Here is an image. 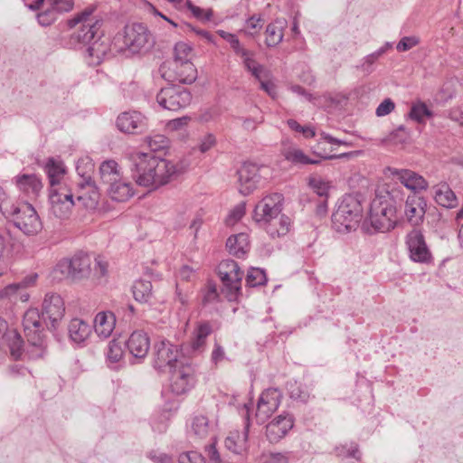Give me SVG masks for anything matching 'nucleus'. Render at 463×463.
<instances>
[{
	"instance_id": "1",
	"label": "nucleus",
	"mask_w": 463,
	"mask_h": 463,
	"mask_svg": "<svg viewBox=\"0 0 463 463\" xmlns=\"http://www.w3.org/2000/svg\"><path fill=\"white\" fill-rule=\"evenodd\" d=\"M94 10V7L89 6L72 19L68 20L67 24L70 28H73L77 24L80 25L70 35L66 46L70 49L86 47L90 62L99 64L109 52V46L106 40L101 39L100 29L103 20L99 16L93 15Z\"/></svg>"
},
{
	"instance_id": "2",
	"label": "nucleus",
	"mask_w": 463,
	"mask_h": 463,
	"mask_svg": "<svg viewBox=\"0 0 463 463\" xmlns=\"http://www.w3.org/2000/svg\"><path fill=\"white\" fill-rule=\"evenodd\" d=\"M136 183L152 190L168 184L177 174L175 165L152 153L133 151L128 156Z\"/></svg>"
},
{
	"instance_id": "3",
	"label": "nucleus",
	"mask_w": 463,
	"mask_h": 463,
	"mask_svg": "<svg viewBox=\"0 0 463 463\" xmlns=\"http://www.w3.org/2000/svg\"><path fill=\"white\" fill-rule=\"evenodd\" d=\"M403 202L402 192L399 188H380L371 202L368 220L376 232H389L398 221V209Z\"/></svg>"
},
{
	"instance_id": "4",
	"label": "nucleus",
	"mask_w": 463,
	"mask_h": 463,
	"mask_svg": "<svg viewBox=\"0 0 463 463\" xmlns=\"http://www.w3.org/2000/svg\"><path fill=\"white\" fill-rule=\"evenodd\" d=\"M155 40L143 24L133 23L127 24L121 33H118L113 44L118 52L141 53L147 52L154 46Z\"/></svg>"
},
{
	"instance_id": "5",
	"label": "nucleus",
	"mask_w": 463,
	"mask_h": 463,
	"mask_svg": "<svg viewBox=\"0 0 463 463\" xmlns=\"http://www.w3.org/2000/svg\"><path fill=\"white\" fill-rule=\"evenodd\" d=\"M363 206L358 198L348 194L343 197L332 215V225L337 232L354 231L363 216Z\"/></svg>"
},
{
	"instance_id": "6",
	"label": "nucleus",
	"mask_w": 463,
	"mask_h": 463,
	"mask_svg": "<svg viewBox=\"0 0 463 463\" xmlns=\"http://www.w3.org/2000/svg\"><path fill=\"white\" fill-rule=\"evenodd\" d=\"M218 274L222 283V293L229 301H235L241 293L243 272L232 260H222L218 266Z\"/></svg>"
},
{
	"instance_id": "7",
	"label": "nucleus",
	"mask_w": 463,
	"mask_h": 463,
	"mask_svg": "<svg viewBox=\"0 0 463 463\" xmlns=\"http://www.w3.org/2000/svg\"><path fill=\"white\" fill-rule=\"evenodd\" d=\"M10 219L25 235L33 236L43 229L42 221L35 209L29 203H22L14 206V213H10Z\"/></svg>"
},
{
	"instance_id": "8",
	"label": "nucleus",
	"mask_w": 463,
	"mask_h": 463,
	"mask_svg": "<svg viewBox=\"0 0 463 463\" xmlns=\"http://www.w3.org/2000/svg\"><path fill=\"white\" fill-rule=\"evenodd\" d=\"M57 269L71 279L80 281L91 274V259L88 254L79 252L71 258L61 260L57 265Z\"/></svg>"
},
{
	"instance_id": "9",
	"label": "nucleus",
	"mask_w": 463,
	"mask_h": 463,
	"mask_svg": "<svg viewBox=\"0 0 463 463\" xmlns=\"http://www.w3.org/2000/svg\"><path fill=\"white\" fill-rule=\"evenodd\" d=\"M192 100L191 93L181 86L170 85L162 88L156 95V101L164 109L177 111L187 107Z\"/></svg>"
},
{
	"instance_id": "10",
	"label": "nucleus",
	"mask_w": 463,
	"mask_h": 463,
	"mask_svg": "<svg viewBox=\"0 0 463 463\" xmlns=\"http://www.w3.org/2000/svg\"><path fill=\"white\" fill-rule=\"evenodd\" d=\"M284 197L281 194L274 193L262 198L253 212L256 222L268 224L278 218L282 211Z\"/></svg>"
},
{
	"instance_id": "11",
	"label": "nucleus",
	"mask_w": 463,
	"mask_h": 463,
	"mask_svg": "<svg viewBox=\"0 0 463 463\" xmlns=\"http://www.w3.org/2000/svg\"><path fill=\"white\" fill-rule=\"evenodd\" d=\"M50 212L57 218L69 217L74 206L73 193L68 185H59L50 188Z\"/></svg>"
},
{
	"instance_id": "12",
	"label": "nucleus",
	"mask_w": 463,
	"mask_h": 463,
	"mask_svg": "<svg viewBox=\"0 0 463 463\" xmlns=\"http://www.w3.org/2000/svg\"><path fill=\"white\" fill-rule=\"evenodd\" d=\"M154 367L159 371L168 370L184 363L178 359L179 348L173 345L170 341L163 339L155 344Z\"/></svg>"
},
{
	"instance_id": "13",
	"label": "nucleus",
	"mask_w": 463,
	"mask_h": 463,
	"mask_svg": "<svg viewBox=\"0 0 463 463\" xmlns=\"http://www.w3.org/2000/svg\"><path fill=\"white\" fill-rule=\"evenodd\" d=\"M171 391L177 394H184L194 384V371L191 364L180 363L179 365L169 370Z\"/></svg>"
},
{
	"instance_id": "14",
	"label": "nucleus",
	"mask_w": 463,
	"mask_h": 463,
	"mask_svg": "<svg viewBox=\"0 0 463 463\" xmlns=\"http://www.w3.org/2000/svg\"><path fill=\"white\" fill-rule=\"evenodd\" d=\"M282 399V393L279 389L269 388L265 390L259 398L255 413L259 423L266 422L277 411Z\"/></svg>"
},
{
	"instance_id": "15",
	"label": "nucleus",
	"mask_w": 463,
	"mask_h": 463,
	"mask_svg": "<svg viewBox=\"0 0 463 463\" xmlns=\"http://www.w3.org/2000/svg\"><path fill=\"white\" fill-rule=\"evenodd\" d=\"M406 244L412 261L419 263L431 262V252L420 231L413 230L409 232L406 236Z\"/></svg>"
},
{
	"instance_id": "16",
	"label": "nucleus",
	"mask_w": 463,
	"mask_h": 463,
	"mask_svg": "<svg viewBox=\"0 0 463 463\" xmlns=\"http://www.w3.org/2000/svg\"><path fill=\"white\" fill-rule=\"evenodd\" d=\"M23 326L25 335L33 346L43 347V325L41 316L36 308L28 309L23 318Z\"/></svg>"
},
{
	"instance_id": "17",
	"label": "nucleus",
	"mask_w": 463,
	"mask_h": 463,
	"mask_svg": "<svg viewBox=\"0 0 463 463\" xmlns=\"http://www.w3.org/2000/svg\"><path fill=\"white\" fill-rule=\"evenodd\" d=\"M294 426V418L291 414L284 412L266 426V436L271 443L279 441Z\"/></svg>"
},
{
	"instance_id": "18",
	"label": "nucleus",
	"mask_w": 463,
	"mask_h": 463,
	"mask_svg": "<svg viewBox=\"0 0 463 463\" xmlns=\"http://www.w3.org/2000/svg\"><path fill=\"white\" fill-rule=\"evenodd\" d=\"M260 169L256 164L245 163L238 170L239 191L243 195L251 194L260 181Z\"/></svg>"
},
{
	"instance_id": "19",
	"label": "nucleus",
	"mask_w": 463,
	"mask_h": 463,
	"mask_svg": "<svg viewBox=\"0 0 463 463\" xmlns=\"http://www.w3.org/2000/svg\"><path fill=\"white\" fill-rule=\"evenodd\" d=\"M43 309L44 319H48L51 322L52 327L54 328L56 324L62 319L65 313L63 299L55 293L46 294L43 303Z\"/></svg>"
},
{
	"instance_id": "20",
	"label": "nucleus",
	"mask_w": 463,
	"mask_h": 463,
	"mask_svg": "<svg viewBox=\"0 0 463 463\" xmlns=\"http://www.w3.org/2000/svg\"><path fill=\"white\" fill-rule=\"evenodd\" d=\"M117 126L121 132L138 134L146 130V119L145 116L138 111H127L118 117Z\"/></svg>"
},
{
	"instance_id": "21",
	"label": "nucleus",
	"mask_w": 463,
	"mask_h": 463,
	"mask_svg": "<svg viewBox=\"0 0 463 463\" xmlns=\"http://www.w3.org/2000/svg\"><path fill=\"white\" fill-rule=\"evenodd\" d=\"M426 201L423 197L416 194L407 197L404 205V214L409 222L412 225H419L426 213Z\"/></svg>"
},
{
	"instance_id": "22",
	"label": "nucleus",
	"mask_w": 463,
	"mask_h": 463,
	"mask_svg": "<svg viewBox=\"0 0 463 463\" xmlns=\"http://www.w3.org/2000/svg\"><path fill=\"white\" fill-rule=\"evenodd\" d=\"M126 345L128 352L135 358L143 359L150 349V339L146 333L137 330L129 335Z\"/></svg>"
},
{
	"instance_id": "23",
	"label": "nucleus",
	"mask_w": 463,
	"mask_h": 463,
	"mask_svg": "<svg viewBox=\"0 0 463 463\" xmlns=\"http://www.w3.org/2000/svg\"><path fill=\"white\" fill-rule=\"evenodd\" d=\"M392 175L408 189L418 193L428 188V182L423 176L409 169H393Z\"/></svg>"
},
{
	"instance_id": "24",
	"label": "nucleus",
	"mask_w": 463,
	"mask_h": 463,
	"mask_svg": "<svg viewBox=\"0 0 463 463\" xmlns=\"http://www.w3.org/2000/svg\"><path fill=\"white\" fill-rule=\"evenodd\" d=\"M14 181L19 191L31 198L37 197L43 188L42 181L34 174L17 175Z\"/></svg>"
},
{
	"instance_id": "25",
	"label": "nucleus",
	"mask_w": 463,
	"mask_h": 463,
	"mask_svg": "<svg viewBox=\"0 0 463 463\" xmlns=\"http://www.w3.org/2000/svg\"><path fill=\"white\" fill-rule=\"evenodd\" d=\"M116 325V317L112 312H99L94 318V330L97 335L106 339L110 336Z\"/></svg>"
},
{
	"instance_id": "26",
	"label": "nucleus",
	"mask_w": 463,
	"mask_h": 463,
	"mask_svg": "<svg viewBox=\"0 0 463 463\" xmlns=\"http://www.w3.org/2000/svg\"><path fill=\"white\" fill-rule=\"evenodd\" d=\"M81 189L86 190L77 196L79 203L90 210H93L98 206L99 201V193L98 188L91 181V177H88L86 184H80Z\"/></svg>"
},
{
	"instance_id": "27",
	"label": "nucleus",
	"mask_w": 463,
	"mask_h": 463,
	"mask_svg": "<svg viewBox=\"0 0 463 463\" xmlns=\"http://www.w3.org/2000/svg\"><path fill=\"white\" fill-rule=\"evenodd\" d=\"M433 190L434 199L440 206L454 208L458 205L457 196L447 183L441 182L436 184Z\"/></svg>"
},
{
	"instance_id": "28",
	"label": "nucleus",
	"mask_w": 463,
	"mask_h": 463,
	"mask_svg": "<svg viewBox=\"0 0 463 463\" xmlns=\"http://www.w3.org/2000/svg\"><path fill=\"white\" fill-rule=\"evenodd\" d=\"M248 424L242 432L239 430L230 431L224 440V445L230 451L235 454H241L247 449L248 444Z\"/></svg>"
},
{
	"instance_id": "29",
	"label": "nucleus",
	"mask_w": 463,
	"mask_h": 463,
	"mask_svg": "<svg viewBox=\"0 0 463 463\" xmlns=\"http://www.w3.org/2000/svg\"><path fill=\"white\" fill-rule=\"evenodd\" d=\"M107 192L110 198L117 202H126L134 195L131 184L122 177L108 186Z\"/></svg>"
},
{
	"instance_id": "30",
	"label": "nucleus",
	"mask_w": 463,
	"mask_h": 463,
	"mask_svg": "<svg viewBox=\"0 0 463 463\" xmlns=\"http://www.w3.org/2000/svg\"><path fill=\"white\" fill-rule=\"evenodd\" d=\"M287 24L288 23L285 19L279 18L268 24L265 32V43L268 47H275L282 42Z\"/></svg>"
},
{
	"instance_id": "31",
	"label": "nucleus",
	"mask_w": 463,
	"mask_h": 463,
	"mask_svg": "<svg viewBox=\"0 0 463 463\" xmlns=\"http://www.w3.org/2000/svg\"><path fill=\"white\" fill-rule=\"evenodd\" d=\"M99 174L101 182L108 186L122 177L120 167L113 159L103 161L99 165Z\"/></svg>"
},
{
	"instance_id": "32",
	"label": "nucleus",
	"mask_w": 463,
	"mask_h": 463,
	"mask_svg": "<svg viewBox=\"0 0 463 463\" xmlns=\"http://www.w3.org/2000/svg\"><path fill=\"white\" fill-rule=\"evenodd\" d=\"M226 247L230 254L242 258L250 250L248 234L241 232L228 238Z\"/></svg>"
},
{
	"instance_id": "33",
	"label": "nucleus",
	"mask_w": 463,
	"mask_h": 463,
	"mask_svg": "<svg viewBox=\"0 0 463 463\" xmlns=\"http://www.w3.org/2000/svg\"><path fill=\"white\" fill-rule=\"evenodd\" d=\"M70 338L76 344L84 343L91 334V326L80 318H74L69 325Z\"/></svg>"
},
{
	"instance_id": "34",
	"label": "nucleus",
	"mask_w": 463,
	"mask_h": 463,
	"mask_svg": "<svg viewBox=\"0 0 463 463\" xmlns=\"http://www.w3.org/2000/svg\"><path fill=\"white\" fill-rule=\"evenodd\" d=\"M212 333V327L208 322L199 323L194 332V338L190 346L193 354L202 353L206 345L207 336Z\"/></svg>"
},
{
	"instance_id": "35",
	"label": "nucleus",
	"mask_w": 463,
	"mask_h": 463,
	"mask_svg": "<svg viewBox=\"0 0 463 463\" xmlns=\"http://www.w3.org/2000/svg\"><path fill=\"white\" fill-rule=\"evenodd\" d=\"M213 430V424L203 414L195 415L191 422V433L198 439H205Z\"/></svg>"
},
{
	"instance_id": "36",
	"label": "nucleus",
	"mask_w": 463,
	"mask_h": 463,
	"mask_svg": "<svg viewBox=\"0 0 463 463\" xmlns=\"http://www.w3.org/2000/svg\"><path fill=\"white\" fill-rule=\"evenodd\" d=\"M45 171L49 178L50 188H57L59 185H66L65 184L61 183L65 174V167L62 162L50 158L46 163Z\"/></svg>"
},
{
	"instance_id": "37",
	"label": "nucleus",
	"mask_w": 463,
	"mask_h": 463,
	"mask_svg": "<svg viewBox=\"0 0 463 463\" xmlns=\"http://www.w3.org/2000/svg\"><path fill=\"white\" fill-rule=\"evenodd\" d=\"M175 79L183 84H191L197 78V70L192 62L175 63Z\"/></svg>"
},
{
	"instance_id": "38",
	"label": "nucleus",
	"mask_w": 463,
	"mask_h": 463,
	"mask_svg": "<svg viewBox=\"0 0 463 463\" xmlns=\"http://www.w3.org/2000/svg\"><path fill=\"white\" fill-rule=\"evenodd\" d=\"M266 225L268 233L275 238L286 235L289 232L291 222L288 216L282 214Z\"/></svg>"
},
{
	"instance_id": "39",
	"label": "nucleus",
	"mask_w": 463,
	"mask_h": 463,
	"mask_svg": "<svg viewBox=\"0 0 463 463\" xmlns=\"http://www.w3.org/2000/svg\"><path fill=\"white\" fill-rule=\"evenodd\" d=\"M133 295L138 302H148L153 296L151 282L145 279L137 280L133 285Z\"/></svg>"
},
{
	"instance_id": "40",
	"label": "nucleus",
	"mask_w": 463,
	"mask_h": 463,
	"mask_svg": "<svg viewBox=\"0 0 463 463\" xmlns=\"http://www.w3.org/2000/svg\"><path fill=\"white\" fill-rule=\"evenodd\" d=\"M217 33L230 44L234 53L241 59L252 52L241 43L239 38L235 34L223 30H218Z\"/></svg>"
},
{
	"instance_id": "41",
	"label": "nucleus",
	"mask_w": 463,
	"mask_h": 463,
	"mask_svg": "<svg viewBox=\"0 0 463 463\" xmlns=\"http://www.w3.org/2000/svg\"><path fill=\"white\" fill-rule=\"evenodd\" d=\"M5 342L7 343L10 353L14 359H20L23 354L24 342L21 335L15 330H10L5 335Z\"/></svg>"
},
{
	"instance_id": "42",
	"label": "nucleus",
	"mask_w": 463,
	"mask_h": 463,
	"mask_svg": "<svg viewBox=\"0 0 463 463\" xmlns=\"http://www.w3.org/2000/svg\"><path fill=\"white\" fill-rule=\"evenodd\" d=\"M410 140V133L403 127L400 126L395 130L391 132L385 138L383 139V143L384 144H392V145H404Z\"/></svg>"
},
{
	"instance_id": "43",
	"label": "nucleus",
	"mask_w": 463,
	"mask_h": 463,
	"mask_svg": "<svg viewBox=\"0 0 463 463\" xmlns=\"http://www.w3.org/2000/svg\"><path fill=\"white\" fill-rule=\"evenodd\" d=\"M290 90L300 96H304L308 101L316 106H323L327 100L334 102L335 100L330 94H324L323 96L315 97L312 94L307 93L305 89L299 85H292Z\"/></svg>"
},
{
	"instance_id": "44",
	"label": "nucleus",
	"mask_w": 463,
	"mask_h": 463,
	"mask_svg": "<svg viewBox=\"0 0 463 463\" xmlns=\"http://www.w3.org/2000/svg\"><path fill=\"white\" fill-rule=\"evenodd\" d=\"M38 275L36 273L26 276L20 283L9 285L0 291V298H6L16 293L20 288H26L35 284Z\"/></svg>"
},
{
	"instance_id": "45",
	"label": "nucleus",
	"mask_w": 463,
	"mask_h": 463,
	"mask_svg": "<svg viewBox=\"0 0 463 463\" xmlns=\"http://www.w3.org/2000/svg\"><path fill=\"white\" fill-rule=\"evenodd\" d=\"M174 52L175 63L191 62L193 48L190 44L184 42L177 43Z\"/></svg>"
},
{
	"instance_id": "46",
	"label": "nucleus",
	"mask_w": 463,
	"mask_h": 463,
	"mask_svg": "<svg viewBox=\"0 0 463 463\" xmlns=\"http://www.w3.org/2000/svg\"><path fill=\"white\" fill-rule=\"evenodd\" d=\"M308 184L319 197L325 199L327 198L330 185L329 183L326 182L321 176H310L308 180Z\"/></svg>"
},
{
	"instance_id": "47",
	"label": "nucleus",
	"mask_w": 463,
	"mask_h": 463,
	"mask_svg": "<svg viewBox=\"0 0 463 463\" xmlns=\"http://www.w3.org/2000/svg\"><path fill=\"white\" fill-rule=\"evenodd\" d=\"M409 117L419 123H422L426 118L432 117V112L424 103L420 102L411 107Z\"/></svg>"
},
{
	"instance_id": "48",
	"label": "nucleus",
	"mask_w": 463,
	"mask_h": 463,
	"mask_svg": "<svg viewBox=\"0 0 463 463\" xmlns=\"http://www.w3.org/2000/svg\"><path fill=\"white\" fill-rule=\"evenodd\" d=\"M288 453L282 452H263L257 458V463H288Z\"/></svg>"
},
{
	"instance_id": "49",
	"label": "nucleus",
	"mask_w": 463,
	"mask_h": 463,
	"mask_svg": "<svg viewBox=\"0 0 463 463\" xmlns=\"http://www.w3.org/2000/svg\"><path fill=\"white\" fill-rule=\"evenodd\" d=\"M145 142L147 146L150 148V152L154 154V152L165 149L168 146V139L164 135H153L146 137Z\"/></svg>"
},
{
	"instance_id": "50",
	"label": "nucleus",
	"mask_w": 463,
	"mask_h": 463,
	"mask_svg": "<svg viewBox=\"0 0 463 463\" xmlns=\"http://www.w3.org/2000/svg\"><path fill=\"white\" fill-rule=\"evenodd\" d=\"M266 274L264 270L259 268H251L246 276V284L250 287H257L266 282Z\"/></svg>"
},
{
	"instance_id": "51",
	"label": "nucleus",
	"mask_w": 463,
	"mask_h": 463,
	"mask_svg": "<svg viewBox=\"0 0 463 463\" xmlns=\"http://www.w3.org/2000/svg\"><path fill=\"white\" fill-rule=\"evenodd\" d=\"M59 14H60L50 5L46 10L37 14V20L42 26H49L57 20Z\"/></svg>"
},
{
	"instance_id": "52",
	"label": "nucleus",
	"mask_w": 463,
	"mask_h": 463,
	"mask_svg": "<svg viewBox=\"0 0 463 463\" xmlns=\"http://www.w3.org/2000/svg\"><path fill=\"white\" fill-rule=\"evenodd\" d=\"M123 349L120 343L112 340L109 343L107 358L111 363H117L123 357Z\"/></svg>"
},
{
	"instance_id": "53",
	"label": "nucleus",
	"mask_w": 463,
	"mask_h": 463,
	"mask_svg": "<svg viewBox=\"0 0 463 463\" xmlns=\"http://www.w3.org/2000/svg\"><path fill=\"white\" fill-rule=\"evenodd\" d=\"M15 204L11 202L4 189L0 186V213L5 218H9L14 213Z\"/></svg>"
},
{
	"instance_id": "54",
	"label": "nucleus",
	"mask_w": 463,
	"mask_h": 463,
	"mask_svg": "<svg viewBox=\"0 0 463 463\" xmlns=\"http://www.w3.org/2000/svg\"><path fill=\"white\" fill-rule=\"evenodd\" d=\"M287 159L293 163H300V164H317L318 160L309 159L302 150L298 148H293L288 151Z\"/></svg>"
},
{
	"instance_id": "55",
	"label": "nucleus",
	"mask_w": 463,
	"mask_h": 463,
	"mask_svg": "<svg viewBox=\"0 0 463 463\" xmlns=\"http://www.w3.org/2000/svg\"><path fill=\"white\" fill-rule=\"evenodd\" d=\"M288 390L291 399L306 402L308 398V393L305 392L297 382L288 383Z\"/></svg>"
},
{
	"instance_id": "56",
	"label": "nucleus",
	"mask_w": 463,
	"mask_h": 463,
	"mask_svg": "<svg viewBox=\"0 0 463 463\" xmlns=\"http://www.w3.org/2000/svg\"><path fill=\"white\" fill-rule=\"evenodd\" d=\"M185 5L192 12L193 15L197 19L210 21L213 16L212 9L203 10L193 5V3L190 0H187L185 2Z\"/></svg>"
},
{
	"instance_id": "57",
	"label": "nucleus",
	"mask_w": 463,
	"mask_h": 463,
	"mask_svg": "<svg viewBox=\"0 0 463 463\" xmlns=\"http://www.w3.org/2000/svg\"><path fill=\"white\" fill-rule=\"evenodd\" d=\"M420 43V38L415 35L404 36L396 45L398 52H407Z\"/></svg>"
},
{
	"instance_id": "58",
	"label": "nucleus",
	"mask_w": 463,
	"mask_h": 463,
	"mask_svg": "<svg viewBox=\"0 0 463 463\" xmlns=\"http://www.w3.org/2000/svg\"><path fill=\"white\" fill-rule=\"evenodd\" d=\"M263 26V20L260 16H251L246 21V30L245 33L248 35H254L257 33Z\"/></svg>"
},
{
	"instance_id": "59",
	"label": "nucleus",
	"mask_w": 463,
	"mask_h": 463,
	"mask_svg": "<svg viewBox=\"0 0 463 463\" xmlns=\"http://www.w3.org/2000/svg\"><path fill=\"white\" fill-rule=\"evenodd\" d=\"M219 294L217 286L213 281H208L205 289L203 291V301L204 304L214 302L218 299Z\"/></svg>"
},
{
	"instance_id": "60",
	"label": "nucleus",
	"mask_w": 463,
	"mask_h": 463,
	"mask_svg": "<svg viewBox=\"0 0 463 463\" xmlns=\"http://www.w3.org/2000/svg\"><path fill=\"white\" fill-rule=\"evenodd\" d=\"M288 126L294 131L302 133L305 137H313L316 133L315 130L309 126H301L295 119H288Z\"/></svg>"
},
{
	"instance_id": "61",
	"label": "nucleus",
	"mask_w": 463,
	"mask_h": 463,
	"mask_svg": "<svg viewBox=\"0 0 463 463\" xmlns=\"http://www.w3.org/2000/svg\"><path fill=\"white\" fill-rule=\"evenodd\" d=\"M245 214V204L240 203L236 205L229 213L226 223L228 225H234Z\"/></svg>"
},
{
	"instance_id": "62",
	"label": "nucleus",
	"mask_w": 463,
	"mask_h": 463,
	"mask_svg": "<svg viewBox=\"0 0 463 463\" xmlns=\"http://www.w3.org/2000/svg\"><path fill=\"white\" fill-rule=\"evenodd\" d=\"M336 452L339 457L360 459V452L356 444H351L349 448H346V446L337 447Z\"/></svg>"
},
{
	"instance_id": "63",
	"label": "nucleus",
	"mask_w": 463,
	"mask_h": 463,
	"mask_svg": "<svg viewBox=\"0 0 463 463\" xmlns=\"http://www.w3.org/2000/svg\"><path fill=\"white\" fill-rule=\"evenodd\" d=\"M179 463H206L204 458L196 451H187L180 454Z\"/></svg>"
},
{
	"instance_id": "64",
	"label": "nucleus",
	"mask_w": 463,
	"mask_h": 463,
	"mask_svg": "<svg viewBox=\"0 0 463 463\" xmlns=\"http://www.w3.org/2000/svg\"><path fill=\"white\" fill-rule=\"evenodd\" d=\"M50 5L61 14L72 10L73 0H49Z\"/></svg>"
}]
</instances>
